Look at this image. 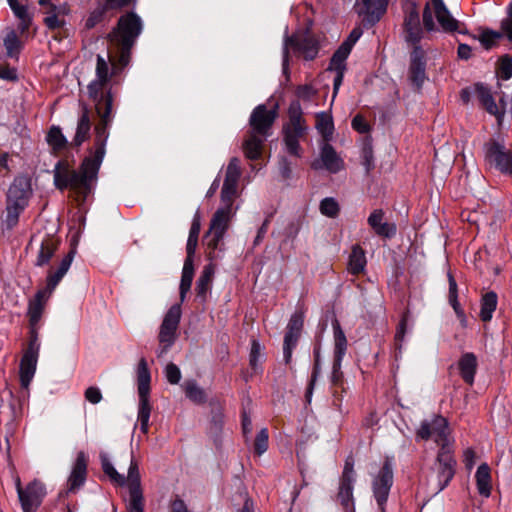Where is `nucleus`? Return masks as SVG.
<instances>
[{"instance_id":"f257e3e1","label":"nucleus","mask_w":512,"mask_h":512,"mask_svg":"<svg viewBox=\"0 0 512 512\" xmlns=\"http://www.w3.org/2000/svg\"><path fill=\"white\" fill-rule=\"evenodd\" d=\"M143 31L141 17L133 11L121 15L116 26L108 34L111 53L108 59L98 54L95 77L88 84V96L95 105L99 121L95 126L94 148L82 160L79 169L70 168L66 160H59L53 170L54 184L63 191L70 189L79 204L87 201L93 193L98 173L106 153L109 128L114 119L113 83L131 61L132 49Z\"/></svg>"},{"instance_id":"f03ea898","label":"nucleus","mask_w":512,"mask_h":512,"mask_svg":"<svg viewBox=\"0 0 512 512\" xmlns=\"http://www.w3.org/2000/svg\"><path fill=\"white\" fill-rule=\"evenodd\" d=\"M278 117V106L268 109L265 104L256 106L249 118L250 131L243 143L247 158L256 160L261 156L262 147L272 134V126Z\"/></svg>"},{"instance_id":"7ed1b4c3","label":"nucleus","mask_w":512,"mask_h":512,"mask_svg":"<svg viewBox=\"0 0 512 512\" xmlns=\"http://www.w3.org/2000/svg\"><path fill=\"white\" fill-rule=\"evenodd\" d=\"M100 462L104 474L107 475L114 484L121 487L128 484L130 496L128 504L129 512H144V498L141 489L139 467L133 457H131L127 477L117 472L107 454L100 453Z\"/></svg>"},{"instance_id":"20e7f679","label":"nucleus","mask_w":512,"mask_h":512,"mask_svg":"<svg viewBox=\"0 0 512 512\" xmlns=\"http://www.w3.org/2000/svg\"><path fill=\"white\" fill-rule=\"evenodd\" d=\"M308 126L303 117V110L299 101H293L288 108V121L283 125V142L287 153L301 158L303 149L300 140L307 134Z\"/></svg>"},{"instance_id":"39448f33","label":"nucleus","mask_w":512,"mask_h":512,"mask_svg":"<svg viewBox=\"0 0 512 512\" xmlns=\"http://www.w3.org/2000/svg\"><path fill=\"white\" fill-rule=\"evenodd\" d=\"M32 195L30 181L26 177H16L6 195V218L4 223L8 229L14 228L20 214L28 206Z\"/></svg>"},{"instance_id":"423d86ee","label":"nucleus","mask_w":512,"mask_h":512,"mask_svg":"<svg viewBox=\"0 0 512 512\" xmlns=\"http://www.w3.org/2000/svg\"><path fill=\"white\" fill-rule=\"evenodd\" d=\"M150 381L151 375L144 358H141L137 366L138 382V415L137 420L140 423V430L143 434L149 431V420L152 406L150 404Z\"/></svg>"},{"instance_id":"0eeeda50","label":"nucleus","mask_w":512,"mask_h":512,"mask_svg":"<svg viewBox=\"0 0 512 512\" xmlns=\"http://www.w3.org/2000/svg\"><path fill=\"white\" fill-rule=\"evenodd\" d=\"M415 436L417 440L428 441L431 439L439 448L454 445L449 423L447 419L441 415H433L421 421Z\"/></svg>"},{"instance_id":"6e6552de","label":"nucleus","mask_w":512,"mask_h":512,"mask_svg":"<svg viewBox=\"0 0 512 512\" xmlns=\"http://www.w3.org/2000/svg\"><path fill=\"white\" fill-rule=\"evenodd\" d=\"M484 164L503 175L512 176V150L494 138L483 145Z\"/></svg>"},{"instance_id":"1a4fd4ad","label":"nucleus","mask_w":512,"mask_h":512,"mask_svg":"<svg viewBox=\"0 0 512 512\" xmlns=\"http://www.w3.org/2000/svg\"><path fill=\"white\" fill-rule=\"evenodd\" d=\"M302 55L306 60H313L319 52L318 41L308 35H292L286 36L283 46V71L286 72L289 63V50Z\"/></svg>"},{"instance_id":"9d476101","label":"nucleus","mask_w":512,"mask_h":512,"mask_svg":"<svg viewBox=\"0 0 512 512\" xmlns=\"http://www.w3.org/2000/svg\"><path fill=\"white\" fill-rule=\"evenodd\" d=\"M355 482L354 458L352 455H349L345 460L337 492V501L342 506L344 512H356L353 497Z\"/></svg>"},{"instance_id":"9b49d317","label":"nucleus","mask_w":512,"mask_h":512,"mask_svg":"<svg viewBox=\"0 0 512 512\" xmlns=\"http://www.w3.org/2000/svg\"><path fill=\"white\" fill-rule=\"evenodd\" d=\"M40 346L41 343L39 337L33 331V335L28 341L27 348L23 353L19 365V379L20 385L23 389H29V386L36 373Z\"/></svg>"},{"instance_id":"f8f14e48","label":"nucleus","mask_w":512,"mask_h":512,"mask_svg":"<svg viewBox=\"0 0 512 512\" xmlns=\"http://www.w3.org/2000/svg\"><path fill=\"white\" fill-rule=\"evenodd\" d=\"M334 352L330 382L333 386L342 387L343 372L341 371L342 361L347 351V338L337 319L332 321Z\"/></svg>"},{"instance_id":"ddd939ff","label":"nucleus","mask_w":512,"mask_h":512,"mask_svg":"<svg viewBox=\"0 0 512 512\" xmlns=\"http://www.w3.org/2000/svg\"><path fill=\"white\" fill-rule=\"evenodd\" d=\"M457 461L454 455V445L439 448L435 461L437 475V492L444 490L456 473Z\"/></svg>"},{"instance_id":"4468645a","label":"nucleus","mask_w":512,"mask_h":512,"mask_svg":"<svg viewBox=\"0 0 512 512\" xmlns=\"http://www.w3.org/2000/svg\"><path fill=\"white\" fill-rule=\"evenodd\" d=\"M15 487L23 512H35L42 504L46 495L45 485L35 479L23 488L20 478L17 477L15 479Z\"/></svg>"},{"instance_id":"2eb2a0df","label":"nucleus","mask_w":512,"mask_h":512,"mask_svg":"<svg viewBox=\"0 0 512 512\" xmlns=\"http://www.w3.org/2000/svg\"><path fill=\"white\" fill-rule=\"evenodd\" d=\"M394 475L390 459H385L372 481V492L380 512H385L386 503L393 486Z\"/></svg>"},{"instance_id":"dca6fc26","label":"nucleus","mask_w":512,"mask_h":512,"mask_svg":"<svg viewBox=\"0 0 512 512\" xmlns=\"http://www.w3.org/2000/svg\"><path fill=\"white\" fill-rule=\"evenodd\" d=\"M404 39L413 47L421 46L424 31L421 27L419 9L415 2H409L404 6Z\"/></svg>"},{"instance_id":"f3484780","label":"nucleus","mask_w":512,"mask_h":512,"mask_svg":"<svg viewBox=\"0 0 512 512\" xmlns=\"http://www.w3.org/2000/svg\"><path fill=\"white\" fill-rule=\"evenodd\" d=\"M241 176L240 160L237 157L230 159L225 173V179L221 190V206L234 207L237 197L238 182Z\"/></svg>"},{"instance_id":"a211bd4d","label":"nucleus","mask_w":512,"mask_h":512,"mask_svg":"<svg viewBox=\"0 0 512 512\" xmlns=\"http://www.w3.org/2000/svg\"><path fill=\"white\" fill-rule=\"evenodd\" d=\"M181 304L172 305L166 312L160 325L158 339L160 344L164 345V349H169L176 340V332L181 320Z\"/></svg>"},{"instance_id":"6ab92c4d","label":"nucleus","mask_w":512,"mask_h":512,"mask_svg":"<svg viewBox=\"0 0 512 512\" xmlns=\"http://www.w3.org/2000/svg\"><path fill=\"white\" fill-rule=\"evenodd\" d=\"M426 53L421 46L413 47L410 53V63L408 68V78L412 86L420 91L427 79L426 76Z\"/></svg>"},{"instance_id":"aec40b11","label":"nucleus","mask_w":512,"mask_h":512,"mask_svg":"<svg viewBox=\"0 0 512 512\" xmlns=\"http://www.w3.org/2000/svg\"><path fill=\"white\" fill-rule=\"evenodd\" d=\"M344 166L343 160L338 156L333 146L329 143H324L320 149V159L314 160L311 168L319 170L325 168L330 173L339 172Z\"/></svg>"},{"instance_id":"412c9836","label":"nucleus","mask_w":512,"mask_h":512,"mask_svg":"<svg viewBox=\"0 0 512 512\" xmlns=\"http://www.w3.org/2000/svg\"><path fill=\"white\" fill-rule=\"evenodd\" d=\"M389 0H361L358 14L365 24L375 25L386 13Z\"/></svg>"},{"instance_id":"4be33fe9","label":"nucleus","mask_w":512,"mask_h":512,"mask_svg":"<svg viewBox=\"0 0 512 512\" xmlns=\"http://www.w3.org/2000/svg\"><path fill=\"white\" fill-rule=\"evenodd\" d=\"M432 4L435 17L443 31L458 32L460 34L467 33V31L462 28L461 23L451 15L443 0H432Z\"/></svg>"},{"instance_id":"5701e85b","label":"nucleus","mask_w":512,"mask_h":512,"mask_svg":"<svg viewBox=\"0 0 512 512\" xmlns=\"http://www.w3.org/2000/svg\"><path fill=\"white\" fill-rule=\"evenodd\" d=\"M50 296L45 291L38 290L34 298L29 301L28 317H29V338L32 337L33 331L39 337L38 324L44 312L46 301Z\"/></svg>"},{"instance_id":"b1692460","label":"nucleus","mask_w":512,"mask_h":512,"mask_svg":"<svg viewBox=\"0 0 512 512\" xmlns=\"http://www.w3.org/2000/svg\"><path fill=\"white\" fill-rule=\"evenodd\" d=\"M88 458L83 451L77 453L68 478L69 491H75L84 485L87 478Z\"/></svg>"},{"instance_id":"393cba45","label":"nucleus","mask_w":512,"mask_h":512,"mask_svg":"<svg viewBox=\"0 0 512 512\" xmlns=\"http://www.w3.org/2000/svg\"><path fill=\"white\" fill-rule=\"evenodd\" d=\"M237 209L238 207L230 208L229 206H220L212 216L209 232L225 235Z\"/></svg>"},{"instance_id":"a878e982","label":"nucleus","mask_w":512,"mask_h":512,"mask_svg":"<svg viewBox=\"0 0 512 512\" xmlns=\"http://www.w3.org/2000/svg\"><path fill=\"white\" fill-rule=\"evenodd\" d=\"M384 212L381 209L374 210L368 217V224L374 232L386 238H391L396 234V226L383 222Z\"/></svg>"},{"instance_id":"bb28decb","label":"nucleus","mask_w":512,"mask_h":512,"mask_svg":"<svg viewBox=\"0 0 512 512\" xmlns=\"http://www.w3.org/2000/svg\"><path fill=\"white\" fill-rule=\"evenodd\" d=\"M477 357L472 352H466L461 355L458 361V369L463 381L469 385L474 383L477 371Z\"/></svg>"},{"instance_id":"cd10ccee","label":"nucleus","mask_w":512,"mask_h":512,"mask_svg":"<svg viewBox=\"0 0 512 512\" xmlns=\"http://www.w3.org/2000/svg\"><path fill=\"white\" fill-rule=\"evenodd\" d=\"M476 96L481 104V106L491 115H494L498 119L503 116V112H501L495 102V99L492 96L490 89L482 84L478 83L475 85Z\"/></svg>"},{"instance_id":"c85d7f7f","label":"nucleus","mask_w":512,"mask_h":512,"mask_svg":"<svg viewBox=\"0 0 512 512\" xmlns=\"http://www.w3.org/2000/svg\"><path fill=\"white\" fill-rule=\"evenodd\" d=\"M46 142L51 148L53 155H59L62 151L66 150L71 143L68 142L67 138L62 133L59 126L52 125L47 134Z\"/></svg>"},{"instance_id":"c756f323","label":"nucleus","mask_w":512,"mask_h":512,"mask_svg":"<svg viewBox=\"0 0 512 512\" xmlns=\"http://www.w3.org/2000/svg\"><path fill=\"white\" fill-rule=\"evenodd\" d=\"M224 236L223 234L207 232L205 238L207 256L210 261H217L222 258L225 251Z\"/></svg>"},{"instance_id":"7c9ffc66","label":"nucleus","mask_w":512,"mask_h":512,"mask_svg":"<svg viewBox=\"0 0 512 512\" xmlns=\"http://www.w3.org/2000/svg\"><path fill=\"white\" fill-rule=\"evenodd\" d=\"M58 241L51 236L45 237L40 245V249L38 251L35 265L38 267H43L49 264L50 260L54 256L56 250L58 249Z\"/></svg>"},{"instance_id":"2f4dec72","label":"nucleus","mask_w":512,"mask_h":512,"mask_svg":"<svg viewBox=\"0 0 512 512\" xmlns=\"http://www.w3.org/2000/svg\"><path fill=\"white\" fill-rule=\"evenodd\" d=\"M91 121L89 117V111L86 107L83 108L81 115L79 116L76 133L71 142V145L76 147L82 145L90 137Z\"/></svg>"},{"instance_id":"473e14b6","label":"nucleus","mask_w":512,"mask_h":512,"mask_svg":"<svg viewBox=\"0 0 512 512\" xmlns=\"http://www.w3.org/2000/svg\"><path fill=\"white\" fill-rule=\"evenodd\" d=\"M44 13L46 14V17L44 18L45 25L49 29L55 30L64 25V20H61L59 17L67 14L68 8L66 5H55L52 3L45 8Z\"/></svg>"},{"instance_id":"72a5a7b5","label":"nucleus","mask_w":512,"mask_h":512,"mask_svg":"<svg viewBox=\"0 0 512 512\" xmlns=\"http://www.w3.org/2000/svg\"><path fill=\"white\" fill-rule=\"evenodd\" d=\"M214 272V264H207L206 266H204L196 282V295L198 298H201L202 301H205L206 295L211 288Z\"/></svg>"},{"instance_id":"f704fd0d","label":"nucleus","mask_w":512,"mask_h":512,"mask_svg":"<svg viewBox=\"0 0 512 512\" xmlns=\"http://www.w3.org/2000/svg\"><path fill=\"white\" fill-rule=\"evenodd\" d=\"M497 304L498 296L496 292L489 291L482 296L479 317L483 322H489L492 319Z\"/></svg>"},{"instance_id":"c9c22d12","label":"nucleus","mask_w":512,"mask_h":512,"mask_svg":"<svg viewBox=\"0 0 512 512\" xmlns=\"http://www.w3.org/2000/svg\"><path fill=\"white\" fill-rule=\"evenodd\" d=\"M475 478L479 494L489 497L491 494V474L490 468L486 463L479 465Z\"/></svg>"},{"instance_id":"e433bc0d","label":"nucleus","mask_w":512,"mask_h":512,"mask_svg":"<svg viewBox=\"0 0 512 512\" xmlns=\"http://www.w3.org/2000/svg\"><path fill=\"white\" fill-rule=\"evenodd\" d=\"M200 229H201L200 214H199V211H197L193 217L190 231H189V236H188V240H187V244H186V252H187L186 257L194 258L195 251H196V248L198 245Z\"/></svg>"},{"instance_id":"4c0bfd02","label":"nucleus","mask_w":512,"mask_h":512,"mask_svg":"<svg viewBox=\"0 0 512 512\" xmlns=\"http://www.w3.org/2000/svg\"><path fill=\"white\" fill-rule=\"evenodd\" d=\"M194 276V264L193 258L186 257L182 269V276L180 281V299L184 301L187 292L191 288L192 280Z\"/></svg>"},{"instance_id":"58836bf2","label":"nucleus","mask_w":512,"mask_h":512,"mask_svg":"<svg viewBox=\"0 0 512 512\" xmlns=\"http://www.w3.org/2000/svg\"><path fill=\"white\" fill-rule=\"evenodd\" d=\"M365 266L366 257L364 250L359 245L353 246L348 262L349 271L354 275H358L364 270Z\"/></svg>"},{"instance_id":"ea45409f","label":"nucleus","mask_w":512,"mask_h":512,"mask_svg":"<svg viewBox=\"0 0 512 512\" xmlns=\"http://www.w3.org/2000/svg\"><path fill=\"white\" fill-rule=\"evenodd\" d=\"M351 53L348 44H341L334 52L328 70H346V60Z\"/></svg>"},{"instance_id":"a19ab883","label":"nucleus","mask_w":512,"mask_h":512,"mask_svg":"<svg viewBox=\"0 0 512 512\" xmlns=\"http://www.w3.org/2000/svg\"><path fill=\"white\" fill-rule=\"evenodd\" d=\"M186 397L195 404H203L206 401L205 391L195 380H187L183 384Z\"/></svg>"},{"instance_id":"79ce46f5","label":"nucleus","mask_w":512,"mask_h":512,"mask_svg":"<svg viewBox=\"0 0 512 512\" xmlns=\"http://www.w3.org/2000/svg\"><path fill=\"white\" fill-rule=\"evenodd\" d=\"M15 17L19 20L18 29L24 34L26 33L33 21V13L30 12L27 5L20 4L12 9Z\"/></svg>"},{"instance_id":"37998d69","label":"nucleus","mask_w":512,"mask_h":512,"mask_svg":"<svg viewBox=\"0 0 512 512\" xmlns=\"http://www.w3.org/2000/svg\"><path fill=\"white\" fill-rule=\"evenodd\" d=\"M262 358H263V354H262L261 344L259 343L258 340L252 339L251 340V349H250V354H249V365L253 371V374H256L262 370V367L260 365Z\"/></svg>"},{"instance_id":"c03bdc74","label":"nucleus","mask_w":512,"mask_h":512,"mask_svg":"<svg viewBox=\"0 0 512 512\" xmlns=\"http://www.w3.org/2000/svg\"><path fill=\"white\" fill-rule=\"evenodd\" d=\"M316 129L324 138L330 137L334 130L332 117L325 112L318 113L316 115Z\"/></svg>"},{"instance_id":"a18cd8bd","label":"nucleus","mask_w":512,"mask_h":512,"mask_svg":"<svg viewBox=\"0 0 512 512\" xmlns=\"http://www.w3.org/2000/svg\"><path fill=\"white\" fill-rule=\"evenodd\" d=\"M300 335L285 333L283 341V358L285 364L289 365L292 361L293 350L296 348Z\"/></svg>"},{"instance_id":"49530a36","label":"nucleus","mask_w":512,"mask_h":512,"mask_svg":"<svg viewBox=\"0 0 512 512\" xmlns=\"http://www.w3.org/2000/svg\"><path fill=\"white\" fill-rule=\"evenodd\" d=\"M502 38L503 33L501 31L486 28L482 30L479 40L485 49H490Z\"/></svg>"},{"instance_id":"de8ad7c7","label":"nucleus","mask_w":512,"mask_h":512,"mask_svg":"<svg viewBox=\"0 0 512 512\" xmlns=\"http://www.w3.org/2000/svg\"><path fill=\"white\" fill-rule=\"evenodd\" d=\"M269 447V433L267 428H262L256 435L253 449L254 453L258 456L264 454Z\"/></svg>"},{"instance_id":"09e8293b","label":"nucleus","mask_w":512,"mask_h":512,"mask_svg":"<svg viewBox=\"0 0 512 512\" xmlns=\"http://www.w3.org/2000/svg\"><path fill=\"white\" fill-rule=\"evenodd\" d=\"M303 325H304V312L297 310L291 315L289 322L287 324L285 333L301 335Z\"/></svg>"},{"instance_id":"8fccbe9b","label":"nucleus","mask_w":512,"mask_h":512,"mask_svg":"<svg viewBox=\"0 0 512 512\" xmlns=\"http://www.w3.org/2000/svg\"><path fill=\"white\" fill-rule=\"evenodd\" d=\"M4 46L7 55L11 58L17 56L21 50V42L14 31L9 32L4 38Z\"/></svg>"},{"instance_id":"3c124183","label":"nucleus","mask_w":512,"mask_h":512,"mask_svg":"<svg viewBox=\"0 0 512 512\" xmlns=\"http://www.w3.org/2000/svg\"><path fill=\"white\" fill-rule=\"evenodd\" d=\"M108 10L109 9L106 8L103 4L96 7L87 17L85 21V28L92 29L97 24L101 23L104 20L105 14Z\"/></svg>"},{"instance_id":"603ef678","label":"nucleus","mask_w":512,"mask_h":512,"mask_svg":"<svg viewBox=\"0 0 512 512\" xmlns=\"http://www.w3.org/2000/svg\"><path fill=\"white\" fill-rule=\"evenodd\" d=\"M320 211L323 215L334 218L339 213V205L334 198H325L320 203Z\"/></svg>"},{"instance_id":"864d4df0","label":"nucleus","mask_w":512,"mask_h":512,"mask_svg":"<svg viewBox=\"0 0 512 512\" xmlns=\"http://www.w3.org/2000/svg\"><path fill=\"white\" fill-rule=\"evenodd\" d=\"M498 75L502 80H509L512 77V58L509 55L500 58Z\"/></svg>"},{"instance_id":"5fc2aeb1","label":"nucleus","mask_w":512,"mask_h":512,"mask_svg":"<svg viewBox=\"0 0 512 512\" xmlns=\"http://www.w3.org/2000/svg\"><path fill=\"white\" fill-rule=\"evenodd\" d=\"M448 280H449V303L455 310V312L458 314L460 312V306L458 302V290H457V283L452 276V274H448Z\"/></svg>"},{"instance_id":"6e6d98bb","label":"nucleus","mask_w":512,"mask_h":512,"mask_svg":"<svg viewBox=\"0 0 512 512\" xmlns=\"http://www.w3.org/2000/svg\"><path fill=\"white\" fill-rule=\"evenodd\" d=\"M74 255H75V250L74 249L70 250L64 256V258L61 260L59 266L54 270L56 272V274L59 275L60 278L63 279L65 274L68 272V270H69V268H70V266L72 264Z\"/></svg>"},{"instance_id":"4d7b16f0","label":"nucleus","mask_w":512,"mask_h":512,"mask_svg":"<svg viewBox=\"0 0 512 512\" xmlns=\"http://www.w3.org/2000/svg\"><path fill=\"white\" fill-rule=\"evenodd\" d=\"M362 165L365 167V171L368 174L371 170L374 169V156H373V150L371 146H364L362 149Z\"/></svg>"},{"instance_id":"13d9d810","label":"nucleus","mask_w":512,"mask_h":512,"mask_svg":"<svg viewBox=\"0 0 512 512\" xmlns=\"http://www.w3.org/2000/svg\"><path fill=\"white\" fill-rule=\"evenodd\" d=\"M62 278L59 277L58 274L54 271V269H50L48 271V275L46 278V287L41 289L40 291H45L47 295H51L55 290L57 285L61 282Z\"/></svg>"},{"instance_id":"bf43d9fd","label":"nucleus","mask_w":512,"mask_h":512,"mask_svg":"<svg viewBox=\"0 0 512 512\" xmlns=\"http://www.w3.org/2000/svg\"><path fill=\"white\" fill-rule=\"evenodd\" d=\"M165 376L170 384H178L181 379V371L174 363H169L165 368Z\"/></svg>"},{"instance_id":"052dcab7","label":"nucleus","mask_w":512,"mask_h":512,"mask_svg":"<svg viewBox=\"0 0 512 512\" xmlns=\"http://www.w3.org/2000/svg\"><path fill=\"white\" fill-rule=\"evenodd\" d=\"M314 356V364L311 372V377L314 379H318L321 374V348L320 346H315L313 350Z\"/></svg>"},{"instance_id":"680f3d73","label":"nucleus","mask_w":512,"mask_h":512,"mask_svg":"<svg viewBox=\"0 0 512 512\" xmlns=\"http://www.w3.org/2000/svg\"><path fill=\"white\" fill-rule=\"evenodd\" d=\"M423 25H424L425 30L428 32L437 30L436 24L433 19L432 12H431L428 4L425 6V9L423 11Z\"/></svg>"},{"instance_id":"e2e57ef3","label":"nucleus","mask_w":512,"mask_h":512,"mask_svg":"<svg viewBox=\"0 0 512 512\" xmlns=\"http://www.w3.org/2000/svg\"><path fill=\"white\" fill-rule=\"evenodd\" d=\"M406 330H407V319L405 317H403L400 320V322L397 326V329H396V333H395V344H396L397 348H399V349H401L402 342L404 341Z\"/></svg>"},{"instance_id":"0e129e2a","label":"nucleus","mask_w":512,"mask_h":512,"mask_svg":"<svg viewBox=\"0 0 512 512\" xmlns=\"http://www.w3.org/2000/svg\"><path fill=\"white\" fill-rule=\"evenodd\" d=\"M352 128L359 133H367L370 130V126L362 115H356L352 119Z\"/></svg>"},{"instance_id":"69168bd1","label":"nucleus","mask_w":512,"mask_h":512,"mask_svg":"<svg viewBox=\"0 0 512 512\" xmlns=\"http://www.w3.org/2000/svg\"><path fill=\"white\" fill-rule=\"evenodd\" d=\"M84 395L85 399L92 404H97L102 400V393L98 387H88Z\"/></svg>"},{"instance_id":"338daca9","label":"nucleus","mask_w":512,"mask_h":512,"mask_svg":"<svg viewBox=\"0 0 512 512\" xmlns=\"http://www.w3.org/2000/svg\"><path fill=\"white\" fill-rule=\"evenodd\" d=\"M136 0H102V4L109 10L122 9L135 3Z\"/></svg>"},{"instance_id":"774afa93","label":"nucleus","mask_w":512,"mask_h":512,"mask_svg":"<svg viewBox=\"0 0 512 512\" xmlns=\"http://www.w3.org/2000/svg\"><path fill=\"white\" fill-rule=\"evenodd\" d=\"M279 172L284 179H289L292 174L291 162L287 157H281L279 160Z\"/></svg>"}]
</instances>
